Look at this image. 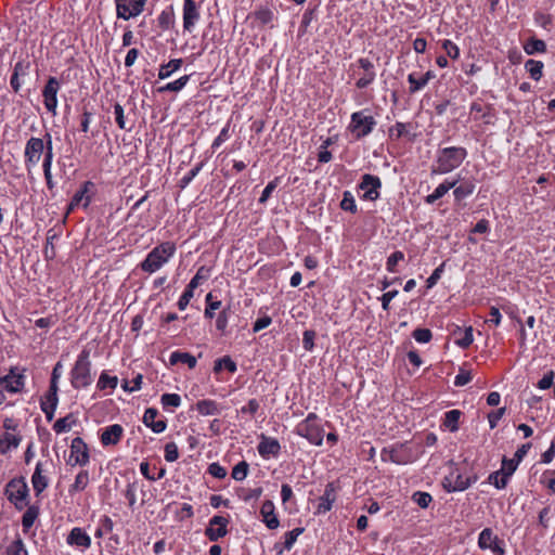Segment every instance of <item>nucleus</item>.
I'll list each match as a JSON object with an SVG mask.
<instances>
[{
	"label": "nucleus",
	"instance_id": "obj_17",
	"mask_svg": "<svg viewBox=\"0 0 555 555\" xmlns=\"http://www.w3.org/2000/svg\"><path fill=\"white\" fill-rule=\"evenodd\" d=\"M48 462H38L31 476V485L37 496H39L48 487L49 478L47 476Z\"/></svg>",
	"mask_w": 555,
	"mask_h": 555
},
{
	"label": "nucleus",
	"instance_id": "obj_13",
	"mask_svg": "<svg viewBox=\"0 0 555 555\" xmlns=\"http://www.w3.org/2000/svg\"><path fill=\"white\" fill-rule=\"evenodd\" d=\"M17 371V367H11L7 375L1 376L0 387L11 393L21 392L25 386V375Z\"/></svg>",
	"mask_w": 555,
	"mask_h": 555
},
{
	"label": "nucleus",
	"instance_id": "obj_54",
	"mask_svg": "<svg viewBox=\"0 0 555 555\" xmlns=\"http://www.w3.org/2000/svg\"><path fill=\"white\" fill-rule=\"evenodd\" d=\"M164 451H165L164 457L167 462L172 463L178 460L179 451H178V446L175 442L166 443Z\"/></svg>",
	"mask_w": 555,
	"mask_h": 555
},
{
	"label": "nucleus",
	"instance_id": "obj_53",
	"mask_svg": "<svg viewBox=\"0 0 555 555\" xmlns=\"http://www.w3.org/2000/svg\"><path fill=\"white\" fill-rule=\"evenodd\" d=\"M413 338L421 344H427L431 340L433 334L428 328H416L412 333Z\"/></svg>",
	"mask_w": 555,
	"mask_h": 555
},
{
	"label": "nucleus",
	"instance_id": "obj_14",
	"mask_svg": "<svg viewBox=\"0 0 555 555\" xmlns=\"http://www.w3.org/2000/svg\"><path fill=\"white\" fill-rule=\"evenodd\" d=\"M356 65L362 70L359 79L356 81L358 89H365L372 85L376 78V70L373 62L366 57L357 60Z\"/></svg>",
	"mask_w": 555,
	"mask_h": 555
},
{
	"label": "nucleus",
	"instance_id": "obj_19",
	"mask_svg": "<svg viewBox=\"0 0 555 555\" xmlns=\"http://www.w3.org/2000/svg\"><path fill=\"white\" fill-rule=\"evenodd\" d=\"M257 450L258 453L264 459H269L270 456L276 457L280 454L281 444L278 439L267 437L266 435L261 434Z\"/></svg>",
	"mask_w": 555,
	"mask_h": 555
},
{
	"label": "nucleus",
	"instance_id": "obj_38",
	"mask_svg": "<svg viewBox=\"0 0 555 555\" xmlns=\"http://www.w3.org/2000/svg\"><path fill=\"white\" fill-rule=\"evenodd\" d=\"M76 424V418L73 414H68L65 417L59 418L54 425L53 430L56 434H62L70 430L72 426Z\"/></svg>",
	"mask_w": 555,
	"mask_h": 555
},
{
	"label": "nucleus",
	"instance_id": "obj_1",
	"mask_svg": "<svg viewBox=\"0 0 555 555\" xmlns=\"http://www.w3.org/2000/svg\"><path fill=\"white\" fill-rule=\"evenodd\" d=\"M467 156V151L462 146H450L438 151L436 164L431 168L433 173H449L461 164Z\"/></svg>",
	"mask_w": 555,
	"mask_h": 555
},
{
	"label": "nucleus",
	"instance_id": "obj_64",
	"mask_svg": "<svg viewBox=\"0 0 555 555\" xmlns=\"http://www.w3.org/2000/svg\"><path fill=\"white\" fill-rule=\"evenodd\" d=\"M255 16L259 23L267 25L273 20V12L269 9H260L255 13Z\"/></svg>",
	"mask_w": 555,
	"mask_h": 555
},
{
	"label": "nucleus",
	"instance_id": "obj_10",
	"mask_svg": "<svg viewBox=\"0 0 555 555\" xmlns=\"http://www.w3.org/2000/svg\"><path fill=\"white\" fill-rule=\"evenodd\" d=\"M43 154V139L31 137L25 145V166L28 171L36 167Z\"/></svg>",
	"mask_w": 555,
	"mask_h": 555
},
{
	"label": "nucleus",
	"instance_id": "obj_6",
	"mask_svg": "<svg viewBox=\"0 0 555 555\" xmlns=\"http://www.w3.org/2000/svg\"><path fill=\"white\" fill-rule=\"evenodd\" d=\"M376 125L373 116L365 115L363 111L354 112L351 115L348 129L354 134L356 139H362L369 135Z\"/></svg>",
	"mask_w": 555,
	"mask_h": 555
},
{
	"label": "nucleus",
	"instance_id": "obj_4",
	"mask_svg": "<svg viewBox=\"0 0 555 555\" xmlns=\"http://www.w3.org/2000/svg\"><path fill=\"white\" fill-rule=\"evenodd\" d=\"M4 495L17 511L29 504V488L23 476L12 478L4 488Z\"/></svg>",
	"mask_w": 555,
	"mask_h": 555
},
{
	"label": "nucleus",
	"instance_id": "obj_8",
	"mask_svg": "<svg viewBox=\"0 0 555 555\" xmlns=\"http://www.w3.org/2000/svg\"><path fill=\"white\" fill-rule=\"evenodd\" d=\"M476 480V476H464L457 469H454L443 478L442 486L447 492L464 491Z\"/></svg>",
	"mask_w": 555,
	"mask_h": 555
},
{
	"label": "nucleus",
	"instance_id": "obj_52",
	"mask_svg": "<svg viewBox=\"0 0 555 555\" xmlns=\"http://www.w3.org/2000/svg\"><path fill=\"white\" fill-rule=\"evenodd\" d=\"M204 166V163L197 164L193 169H191L179 182V186L181 189H185L191 181L199 173Z\"/></svg>",
	"mask_w": 555,
	"mask_h": 555
},
{
	"label": "nucleus",
	"instance_id": "obj_29",
	"mask_svg": "<svg viewBox=\"0 0 555 555\" xmlns=\"http://www.w3.org/2000/svg\"><path fill=\"white\" fill-rule=\"evenodd\" d=\"M169 362L171 365L183 363L186 364L190 369H194L196 366L197 360L189 352L173 351L169 357Z\"/></svg>",
	"mask_w": 555,
	"mask_h": 555
},
{
	"label": "nucleus",
	"instance_id": "obj_24",
	"mask_svg": "<svg viewBox=\"0 0 555 555\" xmlns=\"http://www.w3.org/2000/svg\"><path fill=\"white\" fill-rule=\"evenodd\" d=\"M29 62H26V61H18L14 67H13V73H12V76H11V79H10V86L11 88L13 89L14 92H18L21 87H22V81L20 80V77L21 76H26L28 75V72H29Z\"/></svg>",
	"mask_w": 555,
	"mask_h": 555
},
{
	"label": "nucleus",
	"instance_id": "obj_11",
	"mask_svg": "<svg viewBox=\"0 0 555 555\" xmlns=\"http://www.w3.org/2000/svg\"><path fill=\"white\" fill-rule=\"evenodd\" d=\"M61 83L56 77H49L46 86L42 90L43 104L48 112L56 115L57 108V93L60 91Z\"/></svg>",
	"mask_w": 555,
	"mask_h": 555
},
{
	"label": "nucleus",
	"instance_id": "obj_27",
	"mask_svg": "<svg viewBox=\"0 0 555 555\" xmlns=\"http://www.w3.org/2000/svg\"><path fill=\"white\" fill-rule=\"evenodd\" d=\"M304 530H305L304 528L297 527L291 531H287L284 534L285 540H284L283 545H281L279 543L274 544V550L276 552V555H282L284 550L291 551L293 548L295 542L297 541V538L304 532Z\"/></svg>",
	"mask_w": 555,
	"mask_h": 555
},
{
	"label": "nucleus",
	"instance_id": "obj_5",
	"mask_svg": "<svg viewBox=\"0 0 555 555\" xmlns=\"http://www.w3.org/2000/svg\"><path fill=\"white\" fill-rule=\"evenodd\" d=\"M315 413H309L307 417L296 426V434L306 438L311 444L321 446L324 438V430L319 424Z\"/></svg>",
	"mask_w": 555,
	"mask_h": 555
},
{
	"label": "nucleus",
	"instance_id": "obj_51",
	"mask_svg": "<svg viewBox=\"0 0 555 555\" xmlns=\"http://www.w3.org/2000/svg\"><path fill=\"white\" fill-rule=\"evenodd\" d=\"M408 82L410 83V93H416L427 85L425 82V79H423L422 77L416 78L414 73L409 74Z\"/></svg>",
	"mask_w": 555,
	"mask_h": 555
},
{
	"label": "nucleus",
	"instance_id": "obj_56",
	"mask_svg": "<svg viewBox=\"0 0 555 555\" xmlns=\"http://www.w3.org/2000/svg\"><path fill=\"white\" fill-rule=\"evenodd\" d=\"M279 181H280V178L276 177L266 185V188L263 189L261 196L259 198L260 204H264L269 199L272 192L278 188Z\"/></svg>",
	"mask_w": 555,
	"mask_h": 555
},
{
	"label": "nucleus",
	"instance_id": "obj_31",
	"mask_svg": "<svg viewBox=\"0 0 555 555\" xmlns=\"http://www.w3.org/2000/svg\"><path fill=\"white\" fill-rule=\"evenodd\" d=\"M182 59H173L170 60L167 64H163L158 70V78L166 79L169 78L175 72L179 70L182 66Z\"/></svg>",
	"mask_w": 555,
	"mask_h": 555
},
{
	"label": "nucleus",
	"instance_id": "obj_62",
	"mask_svg": "<svg viewBox=\"0 0 555 555\" xmlns=\"http://www.w3.org/2000/svg\"><path fill=\"white\" fill-rule=\"evenodd\" d=\"M473 340V327L469 326L465 328L463 335L456 339V345L465 349L472 345Z\"/></svg>",
	"mask_w": 555,
	"mask_h": 555
},
{
	"label": "nucleus",
	"instance_id": "obj_28",
	"mask_svg": "<svg viewBox=\"0 0 555 555\" xmlns=\"http://www.w3.org/2000/svg\"><path fill=\"white\" fill-rule=\"evenodd\" d=\"M196 411L204 416L209 415H219L221 413V409L219 404L210 399L199 400L195 404Z\"/></svg>",
	"mask_w": 555,
	"mask_h": 555
},
{
	"label": "nucleus",
	"instance_id": "obj_46",
	"mask_svg": "<svg viewBox=\"0 0 555 555\" xmlns=\"http://www.w3.org/2000/svg\"><path fill=\"white\" fill-rule=\"evenodd\" d=\"M518 465H519V463L516 460L507 459L504 456L502 460V467L500 470L502 472L503 476H505L507 479H509V477L517 469Z\"/></svg>",
	"mask_w": 555,
	"mask_h": 555
},
{
	"label": "nucleus",
	"instance_id": "obj_9",
	"mask_svg": "<svg viewBox=\"0 0 555 555\" xmlns=\"http://www.w3.org/2000/svg\"><path fill=\"white\" fill-rule=\"evenodd\" d=\"M478 547L482 551L490 550L495 555H505L504 542L491 528H485L478 535Z\"/></svg>",
	"mask_w": 555,
	"mask_h": 555
},
{
	"label": "nucleus",
	"instance_id": "obj_23",
	"mask_svg": "<svg viewBox=\"0 0 555 555\" xmlns=\"http://www.w3.org/2000/svg\"><path fill=\"white\" fill-rule=\"evenodd\" d=\"M124 434V428L119 424L107 426L101 434V443L105 447L115 446L119 442Z\"/></svg>",
	"mask_w": 555,
	"mask_h": 555
},
{
	"label": "nucleus",
	"instance_id": "obj_41",
	"mask_svg": "<svg viewBox=\"0 0 555 555\" xmlns=\"http://www.w3.org/2000/svg\"><path fill=\"white\" fill-rule=\"evenodd\" d=\"M5 555H28L26 545L21 537H17L5 551Z\"/></svg>",
	"mask_w": 555,
	"mask_h": 555
},
{
	"label": "nucleus",
	"instance_id": "obj_49",
	"mask_svg": "<svg viewBox=\"0 0 555 555\" xmlns=\"http://www.w3.org/2000/svg\"><path fill=\"white\" fill-rule=\"evenodd\" d=\"M489 482L496 489H504L507 486L508 479L502 475L501 470L493 472L489 475Z\"/></svg>",
	"mask_w": 555,
	"mask_h": 555
},
{
	"label": "nucleus",
	"instance_id": "obj_7",
	"mask_svg": "<svg viewBox=\"0 0 555 555\" xmlns=\"http://www.w3.org/2000/svg\"><path fill=\"white\" fill-rule=\"evenodd\" d=\"M116 5V16L124 21L139 16L143 11L147 0H114Z\"/></svg>",
	"mask_w": 555,
	"mask_h": 555
},
{
	"label": "nucleus",
	"instance_id": "obj_26",
	"mask_svg": "<svg viewBox=\"0 0 555 555\" xmlns=\"http://www.w3.org/2000/svg\"><path fill=\"white\" fill-rule=\"evenodd\" d=\"M459 180H444L440 183L435 191L425 197V203L428 205L435 204L438 199L444 196L451 189H453Z\"/></svg>",
	"mask_w": 555,
	"mask_h": 555
},
{
	"label": "nucleus",
	"instance_id": "obj_37",
	"mask_svg": "<svg viewBox=\"0 0 555 555\" xmlns=\"http://www.w3.org/2000/svg\"><path fill=\"white\" fill-rule=\"evenodd\" d=\"M543 67H544V65L541 61H537V60H532V59L528 60L525 63L526 70L530 74V77L535 81H539L542 78Z\"/></svg>",
	"mask_w": 555,
	"mask_h": 555
},
{
	"label": "nucleus",
	"instance_id": "obj_40",
	"mask_svg": "<svg viewBox=\"0 0 555 555\" xmlns=\"http://www.w3.org/2000/svg\"><path fill=\"white\" fill-rule=\"evenodd\" d=\"M114 115H115V121H116L117 126L119 127V129L126 130V131H131V129L133 128V124L128 125V122L125 118L124 107L119 103L114 104Z\"/></svg>",
	"mask_w": 555,
	"mask_h": 555
},
{
	"label": "nucleus",
	"instance_id": "obj_43",
	"mask_svg": "<svg viewBox=\"0 0 555 555\" xmlns=\"http://www.w3.org/2000/svg\"><path fill=\"white\" fill-rule=\"evenodd\" d=\"M117 384H118L117 376H111V375L106 374L105 372H103L99 377L96 387L100 390H104L106 388L115 389L117 387Z\"/></svg>",
	"mask_w": 555,
	"mask_h": 555
},
{
	"label": "nucleus",
	"instance_id": "obj_47",
	"mask_svg": "<svg viewBox=\"0 0 555 555\" xmlns=\"http://www.w3.org/2000/svg\"><path fill=\"white\" fill-rule=\"evenodd\" d=\"M209 278V269H207L206 267H201L196 274L191 279L190 283L188 284L189 285V288H197L202 281L204 280H207Z\"/></svg>",
	"mask_w": 555,
	"mask_h": 555
},
{
	"label": "nucleus",
	"instance_id": "obj_61",
	"mask_svg": "<svg viewBox=\"0 0 555 555\" xmlns=\"http://www.w3.org/2000/svg\"><path fill=\"white\" fill-rule=\"evenodd\" d=\"M229 315H230V308H225L223 309L222 311H220V313L218 314V318L216 320V327L218 331H220L221 333H224L225 332V328L228 326V321H229Z\"/></svg>",
	"mask_w": 555,
	"mask_h": 555
},
{
	"label": "nucleus",
	"instance_id": "obj_35",
	"mask_svg": "<svg viewBox=\"0 0 555 555\" xmlns=\"http://www.w3.org/2000/svg\"><path fill=\"white\" fill-rule=\"evenodd\" d=\"M189 80H190V76L189 75H184V76L180 77L179 79H177L175 81L168 82L165 86L159 87L157 89V91L159 93H164V92H179V91H181L186 86Z\"/></svg>",
	"mask_w": 555,
	"mask_h": 555
},
{
	"label": "nucleus",
	"instance_id": "obj_63",
	"mask_svg": "<svg viewBox=\"0 0 555 555\" xmlns=\"http://www.w3.org/2000/svg\"><path fill=\"white\" fill-rule=\"evenodd\" d=\"M194 296V289L193 288H189V285H186L184 292L182 293V295L180 296L177 305H178V308L180 310H184L188 305L190 304V300L193 298Z\"/></svg>",
	"mask_w": 555,
	"mask_h": 555
},
{
	"label": "nucleus",
	"instance_id": "obj_30",
	"mask_svg": "<svg viewBox=\"0 0 555 555\" xmlns=\"http://www.w3.org/2000/svg\"><path fill=\"white\" fill-rule=\"evenodd\" d=\"M38 516L39 507L36 505H28L27 509L22 516V527L24 532H28V530L34 526Z\"/></svg>",
	"mask_w": 555,
	"mask_h": 555
},
{
	"label": "nucleus",
	"instance_id": "obj_45",
	"mask_svg": "<svg viewBox=\"0 0 555 555\" xmlns=\"http://www.w3.org/2000/svg\"><path fill=\"white\" fill-rule=\"evenodd\" d=\"M249 465L245 461L238 462L232 469V478L242 481L247 477Z\"/></svg>",
	"mask_w": 555,
	"mask_h": 555
},
{
	"label": "nucleus",
	"instance_id": "obj_39",
	"mask_svg": "<svg viewBox=\"0 0 555 555\" xmlns=\"http://www.w3.org/2000/svg\"><path fill=\"white\" fill-rule=\"evenodd\" d=\"M22 438L16 435L5 434L3 438L0 439V451L1 453H7L11 448H17L21 443Z\"/></svg>",
	"mask_w": 555,
	"mask_h": 555
},
{
	"label": "nucleus",
	"instance_id": "obj_34",
	"mask_svg": "<svg viewBox=\"0 0 555 555\" xmlns=\"http://www.w3.org/2000/svg\"><path fill=\"white\" fill-rule=\"evenodd\" d=\"M524 50L528 55L544 53L546 51V43L542 39L532 37L524 44Z\"/></svg>",
	"mask_w": 555,
	"mask_h": 555
},
{
	"label": "nucleus",
	"instance_id": "obj_44",
	"mask_svg": "<svg viewBox=\"0 0 555 555\" xmlns=\"http://www.w3.org/2000/svg\"><path fill=\"white\" fill-rule=\"evenodd\" d=\"M340 208L345 211H349L351 214H356L358 211V207L354 201V197L350 191H345L343 194V199L340 202Z\"/></svg>",
	"mask_w": 555,
	"mask_h": 555
},
{
	"label": "nucleus",
	"instance_id": "obj_20",
	"mask_svg": "<svg viewBox=\"0 0 555 555\" xmlns=\"http://www.w3.org/2000/svg\"><path fill=\"white\" fill-rule=\"evenodd\" d=\"M158 410L155 408H147L143 415V424L151 428L155 434L163 433L166 427L167 423L165 418L156 421V417L158 416Z\"/></svg>",
	"mask_w": 555,
	"mask_h": 555
},
{
	"label": "nucleus",
	"instance_id": "obj_12",
	"mask_svg": "<svg viewBox=\"0 0 555 555\" xmlns=\"http://www.w3.org/2000/svg\"><path fill=\"white\" fill-rule=\"evenodd\" d=\"M90 461L89 450L82 438L76 437L70 443L69 465L86 466Z\"/></svg>",
	"mask_w": 555,
	"mask_h": 555
},
{
	"label": "nucleus",
	"instance_id": "obj_15",
	"mask_svg": "<svg viewBox=\"0 0 555 555\" xmlns=\"http://www.w3.org/2000/svg\"><path fill=\"white\" fill-rule=\"evenodd\" d=\"M229 519L221 515H215L210 518L207 528L205 529V535L211 542H216L223 538L228 533Z\"/></svg>",
	"mask_w": 555,
	"mask_h": 555
},
{
	"label": "nucleus",
	"instance_id": "obj_16",
	"mask_svg": "<svg viewBox=\"0 0 555 555\" xmlns=\"http://www.w3.org/2000/svg\"><path fill=\"white\" fill-rule=\"evenodd\" d=\"M382 181L379 177L365 173L362 176L359 189L362 190L363 198L367 201H376L379 197V189Z\"/></svg>",
	"mask_w": 555,
	"mask_h": 555
},
{
	"label": "nucleus",
	"instance_id": "obj_3",
	"mask_svg": "<svg viewBox=\"0 0 555 555\" xmlns=\"http://www.w3.org/2000/svg\"><path fill=\"white\" fill-rule=\"evenodd\" d=\"M92 382L90 351L83 349L70 371V383L75 389H80L88 387Z\"/></svg>",
	"mask_w": 555,
	"mask_h": 555
},
{
	"label": "nucleus",
	"instance_id": "obj_48",
	"mask_svg": "<svg viewBox=\"0 0 555 555\" xmlns=\"http://www.w3.org/2000/svg\"><path fill=\"white\" fill-rule=\"evenodd\" d=\"M160 402L164 409L178 408L181 404V397L178 393H164Z\"/></svg>",
	"mask_w": 555,
	"mask_h": 555
},
{
	"label": "nucleus",
	"instance_id": "obj_32",
	"mask_svg": "<svg viewBox=\"0 0 555 555\" xmlns=\"http://www.w3.org/2000/svg\"><path fill=\"white\" fill-rule=\"evenodd\" d=\"M462 416L460 410H450L444 413L443 425L451 431L455 433L459 430V422Z\"/></svg>",
	"mask_w": 555,
	"mask_h": 555
},
{
	"label": "nucleus",
	"instance_id": "obj_25",
	"mask_svg": "<svg viewBox=\"0 0 555 555\" xmlns=\"http://www.w3.org/2000/svg\"><path fill=\"white\" fill-rule=\"evenodd\" d=\"M66 542L69 545H76V546H82V547H90L91 545V539L90 537L79 527H75L70 530L69 534L67 535Z\"/></svg>",
	"mask_w": 555,
	"mask_h": 555
},
{
	"label": "nucleus",
	"instance_id": "obj_36",
	"mask_svg": "<svg viewBox=\"0 0 555 555\" xmlns=\"http://www.w3.org/2000/svg\"><path fill=\"white\" fill-rule=\"evenodd\" d=\"M475 191V183L472 181H464L459 186H454L453 195L455 201H462L469 195H472Z\"/></svg>",
	"mask_w": 555,
	"mask_h": 555
},
{
	"label": "nucleus",
	"instance_id": "obj_58",
	"mask_svg": "<svg viewBox=\"0 0 555 555\" xmlns=\"http://www.w3.org/2000/svg\"><path fill=\"white\" fill-rule=\"evenodd\" d=\"M404 259V255L400 250L393 251L387 259L386 268L389 272H396V266Z\"/></svg>",
	"mask_w": 555,
	"mask_h": 555
},
{
	"label": "nucleus",
	"instance_id": "obj_55",
	"mask_svg": "<svg viewBox=\"0 0 555 555\" xmlns=\"http://www.w3.org/2000/svg\"><path fill=\"white\" fill-rule=\"evenodd\" d=\"M158 25L162 29L167 30L171 27L173 24V13L172 11H163L158 15Z\"/></svg>",
	"mask_w": 555,
	"mask_h": 555
},
{
	"label": "nucleus",
	"instance_id": "obj_42",
	"mask_svg": "<svg viewBox=\"0 0 555 555\" xmlns=\"http://www.w3.org/2000/svg\"><path fill=\"white\" fill-rule=\"evenodd\" d=\"M222 369L228 370L230 373H235L237 366L236 363L229 356H224L215 361L214 371L219 372Z\"/></svg>",
	"mask_w": 555,
	"mask_h": 555
},
{
	"label": "nucleus",
	"instance_id": "obj_60",
	"mask_svg": "<svg viewBox=\"0 0 555 555\" xmlns=\"http://www.w3.org/2000/svg\"><path fill=\"white\" fill-rule=\"evenodd\" d=\"M543 483L552 493H555V470H546L541 476Z\"/></svg>",
	"mask_w": 555,
	"mask_h": 555
},
{
	"label": "nucleus",
	"instance_id": "obj_59",
	"mask_svg": "<svg viewBox=\"0 0 555 555\" xmlns=\"http://www.w3.org/2000/svg\"><path fill=\"white\" fill-rule=\"evenodd\" d=\"M89 185H92L90 181L85 182L83 186L75 193L69 204V210L74 209V207L79 205V203L82 201L86 193L88 192Z\"/></svg>",
	"mask_w": 555,
	"mask_h": 555
},
{
	"label": "nucleus",
	"instance_id": "obj_21",
	"mask_svg": "<svg viewBox=\"0 0 555 555\" xmlns=\"http://www.w3.org/2000/svg\"><path fill=\"white\" fill-rule=\"evenodd\" d=\"M261 520L264 525L273 530L279 528L280 520L275 514V506L272 501L266 500L260 507Z\"/></svg>",
	"mask_w": 555,
	"mask_h": 555
},
{
	"label": "nucleus",
	"instance_id": "obj_57",
	"mask_svg": "<svg viewBox=\"0 0 555 555\" xmlns=\"http://www.w3.org/2000/svg\"><path fill=\"white\" fill-rule=\"evenodd\" d=\"M442 49L446 51L448 56H450L453 60L459 59L460 56V49L459 47L451 40L444 39L442 41Z\"/></svg>",
	"mask_w": 555,
	"mask_h": 555
},
{
	"label": "nucleus",
	"instance_id": "obj_2",
	"mask_svg": "<svg viewBox=\"0 0 555 555\" xmlns=\"http://www.w3.org/2000/svg\"><path fill=\"white\" fill-rule=\"evenodd\" d=\"M176 246L171 242H164L154 247L141 262L140 268L147 273L159 270L175 254Z\"/></svg>",
	"mask_w": 555,
	"mask_h": 555
},
{
	"label": "nucleus",
	"instance_id": "obj_50",
	"mask_svg": "<svg viewBox=\"0 0 555 555\" xmlns=\"http://www.w3.org/2000/svg\"><path fill=\"white\" fill-rule=\"evenodd\" d=\"M412 500L420 507L427 508L433 501V496L428 492L416 491L413 493Z\"/></svg>",
	"mask_w": 555,
	"mask_h": 555
},
{
	"label": "nucleus",
	"instance_id": "obj_18",
	"mask_svg": "<svg viewBox=\"0 0 555 555\" xmlns=\"http://www.w3.org/2000/svg\"><path fill=\"white\" fill-rule=\"evenodd\" d=\"M201 13L194 0L183 1V29L192 33L196 23L199 21Z\"/></svg>",
	"mask_w": 555,
	"mask_h": 555
},
{
	"label": "nucleus",
	"instance_id": "obj_33",
	"mask_svg": "<svg viewBox=\"0 0 555 555\" xmlns=\"http://www.w3.org/2000/svg\"><path fill=\"white\" fill-rule=\"evenodd\" d=\"M89 481L90 477L88 470H80L77 474L74 483L69 487L68 492L72 494L83 491L88 487Z\"/></svg>",
	"mask_w": 555,
	"mask_h": 555
},
{
	"label": "nucleus",
	"instance_id": "obj_22",
	"mask_svg": "<svg viewBox=\"0 0 555 555\" xmlns=\"http://www.w3.org/2000/svg\"><path fill=\"white\" fill-rule=\"evenodd\" d=\"M336 500V487L333 482L325 486L323 495L319 499L317 506V514H325L331 511L333 503Z\"/></svg>",
	"mask_w": 555,
	"mask_h": 555
}]
</instances>
